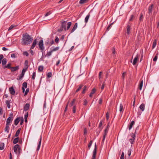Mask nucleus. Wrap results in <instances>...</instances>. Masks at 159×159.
I'll use <instances>...</instances> for the list:
<instances>
[{
	"label": "nucleus",
	"mask_w": 159,
	"mask_h": 159,
	"mask_svg": "<svg viewBox=\"0 0 159 159\" xmlns=\"http://www.w3.org/2000/svg\"><path fill=\"white\" fill-rule=\"evenodd\" d=\"M33 38L27 33H25L23 34L22 39V44L27 45L32 42Z\"/></svg>",
	"instance_id": "nucleus-1"
},
{
	"label": "nucleus",
	"mask_w": 159,
	"mask_h": 159,
	"mask_svg": "<svg viewBox=\"0 0 159 159\" xmlns=\"http://www.w3.org/2000/svg\"><path fill=\"white\" fill-rule=\"evenodd\" d=\"M97 145L96 143H95L94 148L93 152L91 159H96V156L97 154Z\"/></svg>",
	"instance_id": "nucleus-2"
},
{
	"label": "nucleus",
	"mask_w": 159,
	"mask_h": 159,
	"mask_svg": "<svg viewBox=\"0 0 159 159\" xmlns=\"http://www.w3.org/2000/svg\"><path fill=\"white\" fill-rule=\"evenodd\" d=\"M39 46L40 50L42 52L44 50V48L43 46V41L42 39L40 40L39 41Z\"/></svg>",
	"instance_id": "nucleus-3"
},
{
	"label": "nucleus",
	"mask_w": 159,
	"mask_h": 159,
	"mask_svg": "<svg viewBox=\"0 0 159 159\" xmlns=\"http://www.w3.org/2000/svg\"><path fill=\"white\" fill-rule=\"evenodd\" d=\"M20 148L19 145L18 144L16 145L14 147V152L16 153H17V151L19 152V153L20 152Z\"/></svg>",
	"instance_id": "nucleus-4"
},
{
	"label": "nucleus",
	"mask_w": 159,
	"mask_h": 159,
	"mask_svg": "<svg viewBox=\"0 0 159 159\" xmlns=\"http://www.w3.org/2000/svg\"><path fill=\"white\" fill-rule=\"evenodd\" d=\"M10 116L8 117L7 120L6 121V124H10V122L12 121L13 120V118H12V116H13V114H10Z\"/></svg>",
	"instance_id": "nucleus-5"
},
{
	"label": "nucleus",
	"mask_w": 159,
	"mask_h": 159,
	"mask_svg": "<svg viewBox=\"0 0 159 159\" xmlns=\"http://www.w3.org/2000/svg\"><path fill=\"white\" fill-rule=\"evenodd\" d=\"M61 27L62 29L64 30L66 29V27L67 25V21H61Z\"/></svg>",
	"instance_id": "nucleus-6"
},
{
	"label": "nucleus",
	"mask_w": 159,
	"mask_h": 159,
	"mask_svg": "<svg viewBox=\"0 0 159 159\" xmlns=\"http://www.w3.org/2000/svg\"><path fill=\"white\" fill-rule=\"evenodd\" d=\"M131 136L132 137V138L129 139V141L131 144H133L135 139V135L133 133H132L131 134Z\"/></svg>",
	"instance_id": "nucleus-7"
},
{
	"label": "nucleus",
	"mask_w": 159,
	"mask_h": 159,
	"mask_svg": "<svg viewBox=\"0 0 159 159\" xmlns=\"http://www.w3.org/2000/svg\"><path fill=\"white\" fill-rule=\"evenodd\" d=\"M139 55L138 54H137L134 58L133 62V64L134 65H135L136 64L138 59L139 58Z\"/></svg>",
	"instance_id": "nucleus-8"
},
{
	"label": "nucleus",
	"mask_w": 159,
	"mask_h": 159,
	"mask_svg": "<svg viewBox=\"0 0 159 159\" xmlns=\"http://www.w3.org/2000/svg\"><path fill=\"white\" fill-rule=\"evenodd\" d=\"M153 7V5L152 4L149 6L148 8V13L149 14H151L152 13V8Z\"/></svg>",
	"instance_id": "nucleus-9"
},
{
	"label": "nucleus",
	"mask_w": 159,
	"mask_h": 159,
	"mask_svg": "<svg viewBox=\"0 0 159 159\" xmlns=\"http://www.w3.org/2000/svg\"><path fill=\"white\" fill-rule=\"evenodd\" d=\"M108 129H107V128H106L105 129V131H104V134H103V139H102V142L103 143L105 140V138H106V136L107 134V132L108 131Z\"/></svg>",
	"instance_id": "nucleus-10"
},
{
	"label": "nucleus",
	"mask_w": 159,
	"mask_h": 159,
	"mask_svg": "<svg viewBox=\"0 0 159 159\" xmlns=\"http://www.w3.org/2000/svg\"><path fill=\"white\" fill-rule=\"evenodd\" d=\"M77 26L78 24L77 23H76L75 24L71 30L70 33H73L77 29Z\"/></svg>",
	"instance_id": "nucleus-11"
},
{
	"label": "nucleus",
	"mask_w": 159,
	"mask_h": 159,
	"mask_svg": "<svg viewBox=\"0 0 159 159\" xmlns=\"http://www.w3.org/2000/svg\"><path fill=\"white\" fill-rule=\"evenodd\" d=\"M37 39H35L34 40L30 48V49H33L34 48L36 44H37Z\"/></svg>",
	"instance_id": "nucleus-12"
},
{
	"label": "nucleus",
	"mask_w": 159,
	"mask_h": 159,
	"mask_svg": "<svg viewBox=\"0 0 159 159\" xmlns=\"http://www.w3.org/2000/svg\"><path fill=\"white\" fill-rule=\"evenodd\" d=\"M10 93L12 95H14L15 93V90L13 87H11L9 89Z\"/></svg>",
	"instance_id": "nucleus-13"
},
{
	"label": "nucleus",
	"mask_w": 159,
	"mask_h": 159,
	"mask_svg": "<svg viewBox=\"0 0 159 159\" xmlns=\"http://www.w3.org/2000/svg\"><path fill=\"white\" fill-rule=\"evenodd\" d=\"M19 69V66H17L15 67H11V72H14L16 70H18Z\"/></svg>",
	"instance_id": "nucleus-14"
},
{
	"label": "nucleus",
	"mask_w": 159,
	"mask_h": 159,
	"mask_svg": "<svg viewBox=\"0 0 159 159\" xmlns=\"http://www.w3.org/2000/svg\"><path fill=\"white\" fill-rule=\"evenodd\" d=\"M27 87V84L26 82H24L22 84V89L23 92L24 93L25 91V88H26Z\"/></svg>",
	"instance_id": "nucleus-15"
},
{
	"label": "nucleus",
	"mask_w": 159,
	"mask_h": 159,
	"mask_svg": "<svg viewBox=\"0 0 159 159\" xmlns=\"http://www.w3.org/2000/svg\"><path fill=\"white\" fill-rule=\"evenodd\" d=\"M10 124H7L6 125V127L5 128L4 130L5 132H6L7 133H8L9 132V125Z\"/></svg>",
	"instance_id": "nucleus-16"
},
{
	"label": "nucleus",
	"mask_w": 159,
	"mask_h": 159,
	"mask_svg": "<svg viewBox=\"0 0 159 159\" xmlns=\"http://www.w3.org/2000/svg\"><path fill=\"white\" fill-rule=\"evenodd\" d=\"M71 24L72 23L71 22H68L67 23V27H66V29H65L64 30L65 31L68 30L70 28Z\"/></svg>",
	"instance_id": "nucleus-17"
},
{
	"label": "nucleus",
	"mask_w": 159,
	"mask_h": 159,
	"mask_svg": "<svg viewBox=\"0 0 159 159\" xmlns=\"http://www.w3.org/2000/svg\"><path fill=\"white\" fill-rule=\"evenodd\" d=\"M41 140H42V136H41V135L40 136V139L39 140V143L38 144V147H37V151H39L40 149V146H41Z\"/></svg>",
	"instance_id": "nucleus-18"
},
{
	"label": "nucleus",
	"mask_w": 159,
	"mask_h": 159,
	"mask_svg": "<svg viewBox=\"0 0 159 159\" xmlns=\"http://www.w3.org/2000/svg\"><path fill=\"white\" fill-rule=\"evenodd\" d=\"M135 121H132L129 125V130H130L132 128L133 125L135 123Z\"/></svg>",
	"instance_id": "nucleus-19"
},
{
	"label": "nucleus",
	"mask_w": 159,
	"mask_h": 159,
	"mask_svg": "<svg viewBox=\"0 0 159 159\" xmlns=\"http://www.w3.org/2000/svg\"><path fill=\"white\" fill-rule=\"evenodd\" d=\"M30 106V105L29 103L26 104L24 107V111H27L29 109Z\"/></svg>",
	"instance_id": "nucleus-20"
},
{
	"label": "nucleus",
	"mask_w": 159,
	"mask_h": 159,
	"mask_svg": "<svg viewBox=\"0 0 159 159\" xmlns=\"http://www.w3.org/2000/svg\"><path fill=\"white\" fill-rule=\"evenodd\" d=\"M140 109L143 111L145 109V104L144 103H142L139 106Z\"/></svg>",
	"instance_id": "nucleus-21"
},
{
	"label": "nucleus",
	"mask_w": 159,
	"mask_h": 159,
	"mask_svg": "<svg viewBox=\"0 0 159 159\" xmlns=\"http://www.w3.org/2000/svg\"><path fill=\"white\" fill-rule=\"evenodd\" d=\"M131 28L129 25H127V33L129 34L130 33Z\"/></svg>",
	"instance_id": "nucleus-22"
},
{
	"label": "nucleus",
	"mask_w": 159,
	"mask_h": 159,
	"mask_svg": "<svg viewBox=\"0 0 159 159\" xmlns=\"http://www.w3.org/2000/svg\"><path fill=\"white\" fill-rule=\"evenodd\" d=\"M20 120L19 118H16L14 121V124L16 125H17L19 122Z\"/></svg>",
	"instance_id": "nucleus-23"
},
{
	"label": "nucleus",
	"mask_w": 159,
	"mask_h": 159,
	"mask_svg": "<svg viewBox=\"0 0 159 159\" xmlns=\"http://www.w3.org/2000/svg\"><path fill=\"white\" fill-rule=\"evenodd\" d=\"M89 0H80L79 3L80 4H83L87 3L88 2Z\"/></svg>",
	"instance_id": "nucleus-24"
},
{
	"label": "nucleus",
	"mask_w": 159,
	"mask_h": 159,
	"mask_svg": "<svg viewBox=\"0 0 159 159\" xmlns=\"http://www.w3.org/2000/svg\"><path fill=\"white\" fill-rule=\"evenodd\" d=\"M96 91V89L95 88H93L91 91V93H90V97H91L92 95L94 94Z\"/></svg>",
	"instance_id": "nucleus-25"
},
{
	"label": "nucleus",
	"mask_w": 159,
	"mask_h": 159,
	"mask_svg": "<svg viewBox=\"0 0 159 159\" xmlns=\"http://www.w3.org/2000/svg\"><path fill=\"white\" fill-rule=\"evenodd\" d=\"M143 80H141L140 82V83L139 84V88L140 90H141L142 89V88L143 85Z\"/></svg>",
	"instance_id": "nucleus-26"
},
{
	"label": "nucleus",
	"mask_w": 159,
	"mask_h": 159,
	"mask_svg": "<svg viewBox=\"0 0 159 159\" xmlns=\"http://www.w3.org/2000/svg\"><path fill=\"white\" fill-rule=\"evenodd\" d=\"M4 148V144L3 143H0V150H3Z\"/></svg>",
	"instance_id": "nucleus-27"
},
{
	"label": "nucleus",
	"mask_w": 159,
	"mask_h": 159,
	"mask_svg": "<svg viewBox=\"0 0 159 159\" xmlns=\"http://www.w3.org/2000/svg\"><path fill=\"white\" fill-rule=\"evenodd\" d=\"M25 68L28 69L29 66H28V61L27 60L25 61Z\"/></svg>",
	"instance_id": "nucleus-28"
},
{
	"label": "nucleus",
	"mask_w": 159,
	"mask_h": 159,
	"mask_svg": "<svg viewBox=\"0 0 159 159\" xmlns=\"http://www.w3.org/2000/svg\"><path fill=\"white\" fill-rule=\"evenodd\" d=\"M11 63H9L6 66H5L4 67V69H5L6 68L10 69H11Z\"/></svg>",
	"instance_id": "nucleus-29"
},
{
	"label": "nucleus",
	"mask_w": 159,
	"mask_h": 159,
	"mask_svg": "<svg viewBox=\"0 0 159 159\" xmlns=\"http://www.w3.org/2000/svg\"><path fill=\"white\" fill-rule=\"evenodd\" d=\"M18 141H19V138H18V137H17V138H15L14 139V140L13 141V143L14 144H16L18 142Z\"/></svg>",
	"instance_id": "nucleus-30"
},
{
	"label": "nucleus",
	"mask_w": 159,
	"mask_h": 159,
	"mask_svg": "<svg viewBox=\"0 0 159 159\" xmlns=\"http://www.w3.org/2000/svg\"><path fill=\"white\" fill-rule=\"evenodd\" d=\"M20 129H19L16 131V132L15 135V137H17L19 135V134L20 133Z\"/></svg>",
	"instance_id": "nucleus-31"
},
{
	"label": "nucleus",
	"mask_w": 159,
	"mask_h": 159,
	"mask_svg": "<svg viewBox=\"0 0 159 159\" xmlns=\"http://www.w3.org/2000/svg\"><path fill=\"white\" fill-rule=\"evenodd\" d=\"M89 14H88L86 16V17L85 18V19L84 20H85V22L86 23L88 22L89 19Z\"/></svg>",
	"instance_id": "nucleus-32"
},
{
	"label": "nucleus",
	"mask_w": 159,
	"mask_h": 159,
	"mask_svg": "<svg viewBox=\"0 0 159 159\" xmlns=\"http://www.w3.org/2000/svg\"><path fill=\"white\" fill-rule=\"evenodd\" d=\"M157 44V40L155 39L153 43L152 49H153L155 48Z\"/></svg>",
	"instance_id": "nucleus-33"
},
{
	"label": "nucleus",
	"mask_w": 159,
	"mask_h": 159,
	"mask_svg": "<svg viewBox=\"0 0 159 159\" xmlns=\"http://www.w3.org/2000/svg\"><path fill=\"white\" fill-rule=\"evenodd\" d=\"M2 63V65H5L7 63V59L6 58L3 59Z\"/></svg>",
	"instance_id": "nucleus-34"
},
{
	"label": "nucleus",
	"mask_w": 159,
	"mask_h": 159,
	"mask_svg": "<svg viewBox=\"0 0 159 159\" xmlns=\"http://www.w3.org/2000/svg\"><path fill=\"white\" fill-rule=\"evenodd\" d=\"M24 75L21 73L19 76V78H17V80H21L24 77Z\"/></svg>",
	"instance_id": "nucleus-35"
},
{
	"label": "nucleus",
	"mask_w": 159,
	"mask_h": 159,
	"mask_svg": "<svg viewBox=\"0 0 159 159\" xmlns=\"http://www.w3.org/2000/svg\"><path fill=\"white\" fill-rule=\"evenodd\" d=\"M43 69V66H40L39 67L38 70L40 72L42 71Z\"/></svg>",
	"instance_id": "nucleus-36"
},
{
	"label": "nucleus",
	"mask_w": 159,
	"mask_h": 159,
	"mask_svg": "<svg viewBox=\"0 0 159 159\" xmlns=\"http://www.w3.org/2000/svg\"><path fill=\"white\" fill-rule=\"evenodd\" d=\"M6 103L7 105L8 108H10V102L8 100L6 101Z\"/></svg>",
	"instance_id": "nucleus-37"
},
{
	"label": "nucleus",
	"mask_w": 159,
	"mask_h": 159,
	"mask_svg": "<svg viewBox=\"0 0 159 159\" xmlns=\"http://www.w3.org/2000/svg\"><path fill=\"white\" fill-rule=\"evenodd\" d=\"M82 87H83L82 85H79V86L78 88L76 90L75 92L77 93V92H78V91H79L82 88Z\"/></svg>",
	"instance_id": "nucleus-38"
},
{
	"label": "nucleus",
	"mask_w": 159,
	"mask_h": 159,
	"mask_svg": "<svg viewBox=\"0 0 159 159\" xmlns=\"http://www.w3.org/2000/svg\"><path fill=\"white\" fill-rule=\"evenodd\" d=\"M59 49V48L58 47H56L53 49H51V50L53 52L54 51H55L58 50Z\"/></svg>",
	"instance_id": "nucleus-39"
},
{
	"label": "nucleus",
	"mask_w": 159,
	"mask_h": 159,
	"mask_svg": "<svg viewBox=\"0 0 159 159\" xmlns=\"http://www.w3.org/2000/svg\"><path fill=\"white\" fill-rule=\"evenodd\" d=\"M158 53H157V54H156V56L153 59V61H157V58H158Z\"/></svg>",
	"instance_id": "nucleus-40"
},
{
	"label": "nucleus",
	"mask_w": 159,
	"mask_h": 159,
	"mask_svg": "<svg viewBox=\"0 0 159 159\" xmlns=\"http://www.w3.org/2000/svg\"><path fill=\"white\" fill-rule=\"evenodd\" d=\"M123 111V106L122 104H120V111L121 112Z\"/></svg>",
	"instance_id": "nucleus-41"
},
{
	"label": "nucleus",
	"mask_w": 159,
	"mask_h": 159,
	"mask_svg": "<svg viewBox=\"0 0 159 159\" xmlns=\"http://www.w3.org/2000/svg\"><path fill=\"white\" fill-rule=\"evenodd\" d=\"M52 52L51 50L50 51H49L47 53V54L46 56H45V57H46V56H47L48 57L52 55Z\"/></svg>",
	"instance_id": "nucleus-42"
},
{
	"label": "nucleus",
	"mask_w": 159,
	"mask_h": 159,
	"mask_svg": "<svg viewBox=\"0 0 159 159\" xmlns=\"http://www.w3.org/2000/svg\"><path fill=\"white\" fill-rule=\"evenodd\" d=\"M131 153V150L129 149L128 152V154L129 156L128 158H129V156H130Z\"/></svg>",
	"instance_id": "nucleus-43"
},
{
	"label": "nucleus",
	"mask_w": 159,
	"mask_h": 159,
	"mask_svg": "<svg viewBox=\"0 0 159 159\" xmlns=\"http://www.w3.org/2000/svg\"><path fill=\"white\" fill-rule=\"evenodd\" d=\"M76 110V106H75L73 107V109H72V111L73 113H75Z\"/></svg>",
	"instance_id": "nucleus-44"
},
{
	"label": "nucleus",
	"mask_w": 159,
	"mask_h": 159,
	"mask_svg": "<svg viewBox=\"0 0 159 159\" xmlns=\"http://www.w3.org/2000/svg\"><path fill=\"white\" fill-rule=\"evenodd\" d=\"M27 69L26 68H24L22 71L21 73L25 75V72L26 71Z\"/></svg>",
	"instance_id": "nucleus-45"
},
{
	"label": "nucleus",
	"mask_w": 159,
	"mask_h": 159,
	"mask_svg": "<svg viewBox=\"0 0 159 159\" xmlns=\"http://www.w3.org/2000/svg\"><path fill=\"white\" fill-rule=\"evenodd\" d=\"M75 99H73V100L71 102V103H70V107H72V106H73V104L75 102Z\"/></svg>",
	"instance_id": "nucleus-46"
},
{
	"label": "nucleus",
	"mask_w": 159,
	"mask_h": 159,
	"mask_svg": "<svg viewBox=\"0 0 159 159\" xmlns=\"http://www.w3.org/2000/svg\"><path fill=\"white\" fill-rule=\"evenodd\" d=\"M16 26L14 25H11L10 27H9V28L8 29V30H10L12 29L13 28L15 27Z\"/></svg>",
	"instance_id": "nucleus-47"
},
{
	"label": "nucleus",
	"mask_w": 159,
	"mask_h": 159,
	"mask_svg": "<svg viewBox=\"0 0 159 159\" xmlns=\"http://www.w3.org/2000/svg\"><path fill=\"white\" fill-rule=\"evenodd\" d=\"M35 76H36V73L35 72H34L33 73L32 79L33 80H34L35 79Z\"/></svg>",
	"instance_id": "nucleus-48"
},
{
	"label": "nucleus",
	"mask_w": 159,
	"mask_h": 159,
	"mask_svg": "<svg viewBox=\"0 0 159 159\" xmlns=\"http://www.w3.org/2000/svg\"><path fill=\"white\" fill-rule=\"evenodd\" d=\"M87 87L86 86H84L83 88V90L82 91V93L83 94L85 93Z\"/></svg>",
	"instance_id": "nucleus-49"
},
{
	"label": "nucleus",
	"mask_w": 159,
	"mask_h": 159,
	"mask_svg": "<svg viewBox=\"0 0 159 159\" xmlns=\"http://www.w3.org/2000/svg\"><path fill=\"white\" fill-rule=\"evenodd\" d=\"M143 15L142 13H141L140 16L139 17V20L140 21H142L143 19Z\"/></svg>",
	"instance_id": "nucleus-50"
},
{
	"label": "nucleus",
	"mask_w": 159,
	"mask_h": 159,
	"mask_svg": "<svg viewBox=\"0 0 159 159\" xmlns=\"http://www.w3.org/2000/svg\"><path fill=\"white\" fill-rule=\"evenodd\" d=\"M124 153L123 152L120 157V159H124Z\"/></svg>",
	"instance_id": "nucleus-51"
},
{
	"label": "nucleus",
	"mask_w": 159,
	"mask_h": 159,
	"mask_svg": "<svg viewBox=\"0 0 159 159\" xmlns=\"http://www.w3.org/2000/svg\"><path fill=\"white\" fill-rule=\"evenodd\" d=\"M23 54L24 55H25L26 56H28L29 55V54L28 52L26 51L24 52L23 53Z\"/></svg>",
	"instance_id": "nucleus-52"
},
{
	"label": "nucleus",
	"mask_w": 159,
	"mask_h": 159,
	"mask_svg": "<svg viewBox=\"0 0 159 159\" xmlns=\"http://www.w3.org/2000/svg\"><path fill=\"white\" fill-rule=\"evenodd\" d=\"M3 57H4L2 54H0V63H1Z\"/></svg>",
	"instance_id": "nucleus-53"
},
{
	"label": "nucleus",
	"mask_w": 159,
	"mask_h": 159,
	"mask_svg": "<svg viewBox=\"0 0 159 159\" xmlns=\"http://www.w3.org/2000/svg\"><path fill=\"white\" fill-rule=\"evenodd\" d=\"M51 11H49L48 12H47L45 15V16H47L49 15H50L51 14Z\"/></svg>",
	"instance_id": "nucleus-54"
},
{
	"label": "nucleus",
	"mask_w": 159,
	"mask_h": 159,
	"mask_svg": "<svg viewBox=\"0 0 159 159\" xmlns=\"http://www.w3.org/2000/svg\"><path fill=\"white\" fill-rule=\"evenodd\" d=\"M126 74V73L125 72H123L122 73V78L123 79V80H124V78H125V76Z\"/></svg>",
	"instance_id": "nucleus-55"
},
{
	"label": "nucleus",
	"mask_w": 159,
	"mask_h": 159,
	"mask_svg": "<svg viewBox=\"0 0 159 159\" xmlns=\"http://www.w3.org/2000/svg\"><path fill=\"white\" fill-rule=\"evenodd\" d=\"M52 73L51 72H49L47 76L48 78L51 77L52 76Z\"/></svg>",
	"instance_id": "nucleus-56"
},
{
	"label": "nucleus",
	"mask_w": 159,
	"mask_h": 159,
	"mask_svg": "<svg viewBox=\"0 0 159 159\" xmlns=\"http://www.w3.org/2000/svg\"><path fill=\"white\" fill-rule=\"evenodd\" d=\"M106 118L107 120H108L109 118V115L108 112H107L106 115Z\"/></svg>",
	"instance_id": "nucleus-57"
},
{
	"label": "nucleus",
	"mask_w": 159,
	"mask_h": 159,
	"mask_svg": "<svg viewBox=\"0 0 159 159\" xmlns=\"http://www.w3.org/2000/svg\"><path fill=\"white\" fill-rule=\"evenodd\" d=\"M11 57L12 58H16V56L15 54L12 53L11 55Z\"/></svg>",
	"instance_id": "nucleus-58"
},
{
	"label": "nucleus",
	"mask_w": 159,
	"mask_h": 159,
	"mask_svg": "<svg viewBox=\"0 0 159 159\" xmlns=\"http://www.w3.org/2000/svg\"><path fill=\"white\" fill-rule=\"evenodd\" d=\"M55 41L57 43H58V41H59V38H58L57 37H56L55 38Z\"/></svg>",
	"instance_id": "nucleus-59"
},
{
	"label": "nucleus",
	"mask_w": 159,
	"mask_h": 159,
	"mask_svg": "<svg viewBox=\"0 0 159 159\" xmlns=\"http://www.w3.org/2000/svg\"><path fill=\"white\" fill-rule=\"evenodd\" d=\"M29 92V89H27L25 91V95H27V94Z\"/></svg>",
	"instance_id": "nucleus-60"
},
{
	"label": "nucleus",
	"mask_w": 159,
	"mask_h": 159,
	"mask_svg": "<svg viewBox=\"0 0 159 159\" xmlns=\"http://www.w3.org/2000/svg\"><path fill=\"white\" fill-rule=\"evenodd\" d=\"M102 102V100L101 98H100L99 100L98 103L99 104H101Z\"/></svg>",
	"instance_id": "nucleus-61"
},
{
	"label": "nucleus",
	"mask_w": 159,
	"mask_h": 159,
	"mask_svg": "<svg viewBox=\"0 0 159 159\" xmlns=\"http://www.w3.org/2000/svg\"><path fill=\"white\" fill-rule=\"evenodd\" d=\"M102 73V72H100L99 75V79H100L102 78L101 75Z\"/></svg>",
	"instance_id": "nucleus-62"
},
{
	"label": "nucleus",
	"mask_w": 159,
	"mask_h": 159,
	"mask_svg": "<svg viewBox=\"0 0 159 159\" xmlns=\"http://www.w3.org/2000/svg\"><path fill=\"white\" fill-rule=\"evenodd\" d=\"M112 24H110L108 26V27H107V30H109V29H110L111 25Z\"/></svg>",
	"instance_id": "nucleus-63"
},
{
	"label": "nucleus",
	"mask_w": 159,
	"mask_h": 159,
	"mask_svg": "<svg viewBox=\"0 0 159 159\" xmlns=\"http://www.w3.org/2000/svg\"><path fill=\"white\" fill-rule=\"evenodd\" d=\"M2 49L4 51H6L8 50V49L5 47H3L2 48Z\"/></svg>",
	"instance_id": "nucleus-64"
}]
</instances>
